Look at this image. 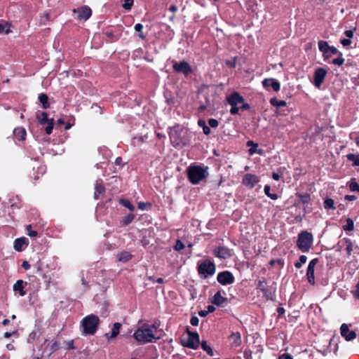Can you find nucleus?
<instances>
[{"instance_id":"obj_62","label":"nucleus","mask_w":359,"mask_h":359,"mask_svg":"<svg viewBox=\"0 0 359 359\" xmlns=\"http://www.w3.org/2000/svg\"><path fill=\"white\" fill-rule=\"evenodd\" d=\"M329 51L333 55H335V54L339 55V53L338 51V50L337 49V48H335L334 46H330Z\"/></svg>"},{"instance_id":"obj_56","label":"nucleus","mask_w":359,"mask_h":359,"mask_svg":"<svg viewBox=\"0 0 359 359\" xmlns=\"http://www.w3.org/2000/svg\"><path fill=\"white\" fill-rule=\"evenodd\" d=\"M241 104L242 105L239 107L240 109L241 110H248L250 108V105L248 103L245 102V101Z\"/></svg>"},{"instance_id":"obj_11","label":"nucleus","mask_w":359,"mask_h":359,"mask_svg":"<svg viewBox=\"0 0 359 359\" xmlns=\"http://www.w3.org/2000/svg\"><path fill=\"white\" fill-rule=\"evenodd\" d=\"M327 73V70L322 67H318L315 70L313 83L316 88H320L325 80Z\"/></svg>"},{"instance_id":"obj_17","label":"nucleus","mask_w":359,"mask_h":359,"mask_svg":"<svg viewBox=\"0 0 359 359\" xmlns=\"http://www.w3.org/2000/svg\"><path fill=\"white\" fill-rule=\"evenodd\" d=\"M226 101L230 105H238L243 103L245 99L238 92H233L226 97Z\"/></svg>"},{"instance_id":"obj_18","label":"nucleus","mask_w":359,"mask_h":359,"mask_svg":"<svg viewBox=\"0 0 359 359\" xmlns=\"http://www.w3.org/2000/svg\"><path fill=\"white\" fill-rule=\"evenodd\" d=\"M262 86L264 88L271 87L275 92L279 91L280 88V83L273 78L264 79L262 81Z\"/></svg>"},{"instance_id":"obj_12","label":"nucleus","mask_w":359,"mask_h":359,"mask_svg":"<svg viewBox=\"0 0 359 359\" xmlns=\"http://www.w3.org/2000/svg\"><path fill=\"white\" fill-rule=\"evenodd\" d=\"M74 13L77 14L78 20L86 21L92 15V10L88 6H83L76 9H74Z\"/></svg>"},{"instance_id":"obj_59","label":"nucleus","mask_w":359,"mask_h":359,"mask_svg":"<svg viewBox=\"0 0 359 359\" xmlns=\"http://www.w3.org/2000/svg\"><path fill=\"white\" fill-rule=\"evenodd\" d=\"M344 34L346 35V37H348V39H351L353 36V30H346L345 32H344Z\"/></svg>"},{"instance_id":"obj_38","label":"nucleus","mask_w":359,"mask_h":359,"mask_svg":"<svg viewBox=\"0 0 359 359\" xmlns=\"http://www.w3.org/2000/svg\"><path fill=\"white\" fill-rule=\"evenodd\" d=\"M132 255L128 252H122L118 255V260L121 262H128L132 259Z\"/></svg>"},{"instance_id":"obj_52","label":"nucleus","mask_w":359,"mask_h":359,"mask_svg":"<svg viewBox=\"0 0 359 359\" xmlns=\"http://www.w3.org/2000/svg\"><path fill=\"white\" fill-rule=\"evenodd\" d=\"M190 323L193 326H197L199 323V319L196 316H192L190 319Z\"/></svg>"},{"instance_id":"obj_44","label":"nucleus","mask_w":359,"mask_h":359,"mask_svg":"<svg viewBox=\"0 0 359 359\" xmlns=\"http://www.w3.org/2000/svg\"><path fill=\"white\" fill-rule=\"evenodd\" d=\"M104 34L110 39V42L116 41L118 39V37L116 36L114 32L111 30H106L104 32Z\"/></svg>"},{"instance_id":"obj_2","label":"nucleus","mask_w":359,"mask_h":359,"mask_svg":"<svg viewBox=\"0 0 359 359\" xmlns=\"http://www.w3.org/2000/svg\"><path fill=\"white\" fill-rule=\"evenodd\" d=\"M100 320L97 315L90 314L85 316L81 321L82 334L84 336L94 335L98 330Z\"/></svg>"},{"instance_id":"obj_37","label":"nucleus","mask_w":359,"mask_h":359,"mask_svg":"<svg viewBox=\"0 0 359 359\" xmlns=\"http://www.w3.org/2000/svg\"><path fill=\"white\" fill-rule=\"evenodd\" d=\"M201 348L205 351L210 356H212L214 355L213 350L212 348L208 344L206 341L203 340L201 343Z\"/></svg>"},{"instance_id":"obj_64","label":"nucleus","mask_w":359,"mask_h":359,"mask_svg":"<svg viewBox=\"0 0 359 359\" xmlns=\"http://www.w3.org/2000/svg\"><path fill=\"white\" fill-rule=\"evenodd\" d=\"M278 359H292L290 354L283 353L278 357Z\"/></svg>"},{"instance_id":"obj_21","label":"nucleus","mask_w":359,"mask_h":359,"mask_svg":"<svg viewBox=\"0 0 359 359\" xmlns=\"http://www.w3.org/2000/svg\"><path fill=\"white\" fill-rule=\"evenodd\" d=\"M169 135L171 143L173 146H180L182 144L180 133L177 130L171 131Z\"/></svg>"},{"instance_id":"obj_1","label":"nucleus","mask_w":359,"mask_h":359,"mask_svg":"<svg viewBox=\"0 0 359 359\" xmlns=\"http://www.w3.org/2000/svg\"><path fill=\"white\" fill-rule=\"evenodd\" d=\"M208 168L198 165H190L187 168V176L189 181L194 185L200 184L208 176Z\"/></svg>"},{"instance_id":"obj_34","label":"nucleus","mask_w":359,"mask_h":359,"mask_svg":"<svg viewBox=\"0 0 359 359\" xmlns=\"http://www.w3.org/2000/svg\"><path fill=\"white\" fill-rule=\"evenodd\" d=\"M318 48L325 56V54L329 51L330 46L327 41L320 40L318 41Z\"/></svg>"},{"instance_id":"obj_16","label":"nucleus","mask_w":359,"mask_h":359,"mask_svg":"<svg viewBox=\"0 0 359 359\" xmlns=\"http://www.w3.org/2000/svg\"><path fill=\"white\" fill-rule=\"evenodd\" d=\"M213 253L215 257L223 259H226L231 257V250L226 246H219L214 250Z\"/></svg>"},{"instance_id":"obj_40","label":"nucleus","mask_w":359,"mask_h":359,"mask_svg":"<svg viewBox=\"0 0 359 359\" xmlns=\"http://www.w3.org/2000/svg\"><path fill=\"white\" fill-rule=\"evenodd\" d=\"M120 204L123 206L129 209L131 212H133L135 210V206L130 203V201L127 199H121L119 201Z\"/></svg>"},{"instance_id":"obj_28","label":"nucleus","mask_w":359,"mask_h":359,"mask_svg":"<svg viewBox=\"0 0 359 359\" xmlns=\"http://www.w3.org/2000/svg\"><path fill=\"white\" fill-rule=\"evenodd\" d=\"M314 272H315V268L308 266L307 271H306V278H307L308 282L311 285H314L316 283Z\"/></svg>"},{"instance_id":"obj_3","label":"nucleus","mask_w":359,"mask_h":359,"mask_svg":"<svg viewBox=\"0 0 359 359\" xmlns=\"http://www.w3.org/2000/svg\"><path fill=\"white\" fill-rule=\"evenodd\" d=\"M147 323L143 324L134 332L133 337L140 344H145L159 339L160 337H156L154 332L151 331Z\"/></svg>"},{"instance_id":"obj_58","label":"nucleus","mask_w":359,"mask_h":359,"mask_svg":"<svg viewBox=\"0 0 359 359\" xmlns=\"http://www.w3.org/2000/svg\"><path fill=\"white\" fill-rule=\"evenodd\" d=\"M115 164L116 165H119V166H122L123 165V159L121 157H117L116 159H115Z\"/></svg>"},{"instance_id":"obj_50","label":"nucleus","mask_w":359,"mask_h":359,"mask_svg":"<svg viewBox=\"0 0 359 359\" xmlns=\"http://www.w3.org/2000/svg\"><path fill=\"white\" fill-rule=\"evenodd\" d=\"M3 32H5L6 34L9 32L8 24L0 22V34Z\"/></svg>"},{"instance_id":"obj_25","label":"nucleus","mask_w":359,"mask_h":359,"mask_svg":"<svg viewBox=\"0 0 359 359\" xmlns=\"http://www.w3.org/2000/svg\"><path fill=\"white\" fill-rule=\"evenodd\" d=\"M135 215L133 213H130L124 217H123L119 221V226H126L130 224L135 219Z\"/></svg>"},{"instance_id":"obj_10","label":"nucleus","mask_w":359,"mask_h":359,"mask_svg":"<svg viewBox=\"0 0 359 359\" xmlns=\"http://www.w3.org/2000/svg\"><path fill=\"white\" fill-rule=\"evenodd\" d=\"M217 280L223 285H227L233 284L235 278L229 271H224L217 274Z\"/></svg>"},{"instance_id":"obj_39","label":"nucleus","mask_w":359,"mask_h":359,"mask_svg":"<svg viewBox=\"0 0 359 359\" xmlns=\"http://www.w3.org/2000/svg\"><path fill=\"white\" fill-rule=\"evenodd\" d=\"M324 208L327 210H334L336 208L334 206V201L331 198H327L324 201Z\"/></svg>"},{"instance_id":"obj_53","label":"nucleus","mask_w":359,"mask_h":359,"mask_svg":"<svg viewBox=\"0 0 359 359\" xmlns=\"http://www.w3.org/2000/svg\"><path fill=\"white\" fill-rule=\"evenodd\" d=\"M231 107L230 109L231 114H232V115L238 114L239 109H240L239 107H238V105H231Z\"/></svg>"},{"instance_id":"obj_51","label":"nucleus","mask_w":359,"mask_h":359,"mask_svg":"<svg viewBox=\"0 0 359 359\" xmlns=\"http://www.w3.org/2000/svg\"><path fill=\"white\" fill-rule=\"evenodd\" d=\"M208 124L211 128H217L219 125V122L217 119L212 118L208 120Z\"/></svg>"},{"instance_id":"obj_20","label":"nucleus","mask_w":359,"mask_h":359,"mask_svg":"<svg viewBox=\"0 0 359 359\" xmlns=\"http://www.w3.org/2000/svg\"><path fill=\"white\" fill-rule=\"evenodd\" d=\"M229 339L231 346L237 347L242 344L241 335L239 332H232Z\"/></svg>"},{"instance_id":"obj_49","label":"nucleus","mask_w":359,"mask_h":359,"mask_svg":"<svg viewBox=\"0 0 359 359\" xmlns=\"http://www.w3.org/2000/svg\"><path fill=\"white\" fill-rule=\"evenodd\" d=\"M278 264V265H280L281 267H283L284 266V260L282 259H271L269 262V264L271 266H274L275 264Z\"/></svg>"},{"instance_id":"obj_63","label":"nucleus","mask_w":359,"mask_h":359,"mask_svg":"<svg viewBox=\"0 0 359 359\" xmlns=\"http://www.w3.org/2000/svg\"><path fill=\"white\" fill-rule=\"evenodd\" d=\"M226 65L231 67V68H235L236 67V60H233V61H231V60H228L226 61Z\"/></svg>"},{"instance_id":"obj_31","label":"nucleus","mask_w":359,"mask_h":359,"mask_svg":"<svg viewBox=\"0 0 359 359\" xmlns=\"http://www.w3.org/2000/svg\"><path fill=\"white\" fill-rule=\"evenodd\" d=\"M39 100L42 104V107L46 109L50 107V103L48 102V97L45 93H41L39 95Z\"/></svg>"},{"instance_id":"obj_23","label":"nucleus","mask_w":359,"mask_h":359,"mask_svg":"<svg viewBox=\"0 0 359 359\" xmlns=\"http://www.w3.org/2000/svg\"><path fill=\"white\" fill-rule=\"evenodd\" d=\"M27 285V283L24 282L22 280H18L13 285V290L18 291L19 294L21 297H23L26 294V292L24 290L25 286Z\"/></svg>"},{"instance_id":"obj_33","label":"nucleus","mask_w":359,"mask_h":359,"mask_svg":"<svg viewBox=\"0 0 359 359\" xmlns=\"http://www.w3.org/2000/svg\"><path fill=\"white\" fill-rule=\"evenodd\" d=\"M270 104L276 107V108H280L282 107H285L287 105V102L285 100H279L276 97H273L270 100Z\"/></svg>"},{"instance_id":"obj_29","label":"nucleus","mask_w":359,"mask_h":359,"mask_svg":"<svg viewBox=\"0 0 359 359\" xmlns=\"http://www.w3.org/2000/svg\"><path fill=\"white\" fill-rule=\"evenodd\" d=\"M105 192V187L99 183H96L95 186V193L94 198L95 199H98L100 195L104 194Z\"/></svg>"},{"instance_id":"obj_24","label":"nucleus","mask_w":359,"mask_h":359,"mask_svg":"<svg viewBox=\"0 0 359 359\" xmlns=\"http://www.w3.org/2000/svg\"><path fill=\"white\" fill-rule=\"evenodd\" d=\"M15 138L19 141H23L26 138L27 132L22 127L16 128L13 130Z\"/></svg>"},{"instance_id":"obj_27","label":"nucleus","mask_w":359,"mask_h":359,"mask_svg":"<svg viewBox=\"0 0 359 359\" xmlns=\"http://www.w3.org/2000/svg\"><path fill=\"white\" fill-rule=\"evenodd\" d=\"M60 344L57 341H52L50 346H47L43 352L48 351V356H50L51 354H53L54 352L57 351L60 348Z\"/></svg>"},{"instance_id":"obj_22","label":"nucleus","mask_w":359,"mask_h":359,"mask_svg":"<svg viewBox=\"0 0 359 359\" xmlns=\"http://www.w3.org/2000/svg\"><path fill=\"white\" fill-rule=\"evenodd\" d=\"M296 196L299 198V201L295 203V206L299 205L300 203L306 205L311 201V196L308 193L301 194L297 192L296 193Z\"/></svg>"},{"instance_id":"obj_57","label":"nucleus","mask_w":359,"mask_h":359,"mask_svg":"<svg viewBox=\"0 0 359 359\" xmlns=\"http://www.w3.org/2000/svg\"><path fill=\"white\" fill-rule=\"evenodd\" d=\"M147 205V203H146L144 202H142V201L139 202L138 204H137L138 208L142 210H145Z\"/></svg>"},{"instance_id":"obj_6","label":"nucleus","mask_w":359,"mask_h":359,"mask_svg":"<svg viewBox=\"0 0 359 359\" xmlns=\"http://www.w3.org/2000/svg\"><path fill=\"white\" fill-rule=\"evenodd\" d=\"M256 289L262 292L263 297L266 300H273L276 292V287H273L272 285H269L266 279L264 277L258 280Z\"/></svg>"},{"instance_id":"obj_32","label":"nucleus","mask_w":359,"mask_h":359,"mask_svg":"<svg viewBox=\"0 0 359 359\" xmlns=\"http://www.w3.org/2000/svg\"><path fill=\"white\" fill-rule=\"evenodd\" d=\"M344 243H346V250L347 252V256L350 257L352 254L353 249V244L352 241L348 238H344L343 239Z\"/></svg>"},{"instance_id":"obj_5","label":"nucleus","mask_w":359,"mask_h":359,"mask_svg":"<svg viewBox=\"0 0 359 359\" xmlns=\"http://www.w3.org/2000/svg\"><path fill=\"white\" fill-rule=\"evenodd\" d=\"M198 276L205 279L215 274L216 266L215 263L210 259H204L199 262L197 266Z\"/></svg>"},{"instance_id":"obj_26","label":"nucleus","mask_w":359,"mask_h":359,"mask_svg":"<svg viewBox=\"0 0 359 359\" xmlns=\"http://www.w3.org/2000/svg\"><path fill=\"white\" fill-rule=\"evenodd\" d=\"M247 146H251L252 147L250 149H249V154L250 155H252L254 154L255 153H257L259 154V155H262L264 154V151L263 149H260L259 150H257V148L258 147V144L257 143H255L252 140H249L247 142Z\"/></svg>"},{"instance_id":"obj_4","label":"nucleus","mask_w":359,"mask_h":359,"mask_svg":"<svg viewBox=\"0 0 359 359\" xmlns=\"http://www.w3.org/2000/svg\"><path fill=\"white\" fill-rule=\"evenodd\" d=\"M313 241V236L307 231H302L298 234L297 246L302 252H308Z\"/></svg>"},{"instance_id":"obj_41","label":"nucleus","mask_w":359,"mask_h":359,"mask_svg":"<svg viewBox=\"0 0 359 359\" xmlns=\"http://www.w3.org/2000/svg\"><path fill=\"white\" fill-rule=\"evenodd\" d=\"M348 187L351 191L359 192V184L355 178H352L349 182Z\"/></svg>"},{"instance_id":"obj_46","label":"nucleus","mask_w":359,"mask_h":359,"mask_svg":"<svg viewBox=\"0 0 359 359\" xmlns=\"http://www.w3.org/2000/svg\"><path fill=\"white\" fill-rule=\"evenodd\" d=\"M184 244L180 239H177L173 248L176 251H180L184 249Z\"/></svg>"},{"instance_id":"obj_48","label":"nucleus","mask_w":359,"mask_h":359,"mask_svg":"<svg viewBox=\"0 0 359 359\" xmlns=\"http://www.w3.org/2000/svg\"><path fill=\"white\" fill-rule=\"evenodd\" d=\"M133 5V0H124L122 6L125 10L130 11Z\"/></svg>"},{"instance_id":"obj_7","label":"nucleus","mask_w":359,"mask_h":359,"mask_svg":"<svg viewBox=\"0 0 359 359\" xmlns=\"http://www.w3.org/2000/svg\"><path fill=\"white\" fill-rule=\"evenodd\" d=\"M36 118L40 125L48 123L45 128L46 133L50 135L53 132L54 120L53 118H48V114L45 111H38L36 114Z\"/></svg>"},{"instance_id":"obj_15","label":"nucleus","mask_w":359,"mask_h":359,"mask_svg":"<svg viewBox=\"0 0 359 359\" xmlns=\"http://www.w3.org/2000/svg\"><path fill=\"white\" fill-rule=\"evenodd\" d=\"M341 335L346 340L351 341L356 338V332L353 330H349L348 326L344 323L340 327Z\"/></svg>"},{"instance_id":"obj_35","label":"nucleus","mask_w":359,"mask_h":359,"mask_svg":"<svg viewBox=\"0 0 359 359\" xmlns=\"http://www.w3.org/2000/svg\"><path fill=\"white\" fill-rule=\"evenodd\" d=\"M347 159L353 162V166H359V154H348L346 155Z\"/></svg>"},{"instance_id":"obj_54","label":"nucleus","mask_w":359,"mask_h":359,"mask_svg":"<svg viewBox=\"0 0 359 359\" xmlns=\"http://www.w3.org/2000/svg\"><path fill=\"white\" fill-rule=\"evenodd\" d=\"M318 262V258H314L310 261L308 266L315 268Z\"/></svg>"},{"instance_id":"obj_9","label":"nucleus","mask_w":359,"mask_h":359,"mask_svg":"<svg viewBox=\"0 0 359 359\" xmlns=\"http://www.w3.org/2000/svg\"><path fill=\"white\" fill-rule=\"evenodd\" d=\"M187 332L188 334V339L184 346L189 348L197 349L200 343L198 333L191 332L189 329H187Z\"/></svg>"},{"instance_id":"obj_60","label":"nucleus","mask_w":359,"mask_h":359,"mask_svg":"<svg viewBox=\"0 0 359 359\" xmlns=\"http://www.w3.org/2000/svg\"><path fill=\"white\" fill-rule=\"evenodd\" d=\"M203 132L206 135H210V133H211V130L210 128V126H206L203 127Z\"/></svg>"},{"instance_id":"obj_19","label":"nucleus","mask_w":359,"mask_h":359,"mask_svg":"<svg viewBox=\"0 0 359 359\" xmlns=\"http://www.w3.org/2000/svg\"><path fill=\"white\" fill-rule=\"evenodd\" d=\"M28 245V239L25 237L16 238L14 241V249L18 252H22Z\"/></svg>"},{"instance_id":"obj_8","label":"nucleus","mask_w":359,"mask_h":359,"mask_svg":"<svg viewBox=\"0 0 359 359\" xmlns=\"http://www.w3.org/2000/svg\"><path fill=\"white\" fill-rule=\"evenodd\" d=\"M172 68L175 72L182 73L185 76L191 74L193 72L191 66L185 60L180 61V62H175Z\"/></svg>"},{"instance_id":"obj_36","label":"nucleus","mask_w":359,"mask_h":359,"mask_svg":"<svg viewBox=\"0 0 359 359\" xmlns=\"http://www.w3.org/2000/svg\"><path fill=\"white\" fill-rule=\"evenodd\" d=\"M346 224L343 226V229L345 231H352L354 229V222L351 218H347L346 219Z\"/></svg>"},{"instance_id":"obj_13","label":"nucleus","mask_w":359,"mask_h":359,"mask_svg":"<svg viewBox=\"0 0 359 359\" xmlns=\"http://www.w3.org/2000/svg\"><path fill=\"white\" fill-rule=\"evenodd\" d=\"M259 181V177L256 175L247 173L244 175L242 183L245 187L252 189Z\"/></svg>"},{"instance_id":"obj_47","label":"nucleus","mask_w":359,"mask_h":359,"mask_svg":"<svg viewBox=\"0 0 359 359\" xmlns=\"http://www.w3.org/2000/svg\"><path fill=\"white\" fill-rule=\"evenodd\" d=\"M26 230L27 231V235L29 237H36L38 235V233H37L36 231H34V230L32 229V225L31 224L27 226Z\"/></svg>"},{"instance_id":"obj_14","label":"nucleus","mask_w":359,"mask_h":359,"mask_svg":"<svg viewBox=\"0 0 359 359\" xmlns=\"http://www.w3.org/2000/svg\"><path fill=\"white\" fill-rule=\"evenodd\" d=\"M212 303L217 306L224 307L228 304L229 300L226 297H223L222 295L221 290H218L214 294L212 299Z\"/></svg>"},{"instance_id":"obj_42","label":"nucleus","mask_w":359,"mask_h":359,"mask_svg":"<svg viewBox=\"0 0 359 359\" xmlns=\"http://www.w3.org/2000/svg\"><path fill=\"white\" fill-rule=\"evenodd\" d=\"M134 28L135 32H138V36L142 39H144L146 36L142 32L143 25L140 23H137L135 25Z\"/></svg>"},{"instance_id":"obj_55","label":"nucleus","mask_w":359,"mask_h":359,"mask_svg":"<svg viewBox=\"0 0 359 359\" xmlns=\"http://www.w3.org/2000/svg\"><path fill=\"white\" fill-rule=\"evenodd\" d=\"M340 42L344 46H349L351 43L350 39H342Z\"/></svg>"},{"instance_id":"obj_45","label":"nucleus","mask_w":359,"mask_h":359,"mask_svg":"<svg viewBox=\"0 0 359 359\" xmlns=\"http://www.w3.org/2000/svg\"><path fill=\"white\" fill-rule=\"evenodd\" d=\"M345 60L342 57V53H339V57L332 60V63L335 65L341 66L344 63Z\"/></svg>"},{"instance_id":"obj_43","label":"nucleus","mask_w":359,"mask_h":359,"mask_svg":"<svg viewBox=\"0 0 359 359\" xmlns=\"http://www.w3.org/2000/svg\"><path fill=\"white\" fill-rule=\"evenodd\" d=\"M307 260V257L306 255H301L299 258V262H297L294 264V266L297 269H300L303 264H305Z\"/></svg>"},{"instance_id":"obj_30","label":"nucleus","mask_w":359,"mask_h":359,"mask_svg":"<svg viewBox=\"0 0 359 359\" xmlns=\"http://www.w3.org/2000/svg\"><path fill=\"white\" fill-rule=\"evenodd\" d=\"M121 326L122 325L120 323H114L111 335H110V337H108L109 340L117 337V335L119 334Z\"/></svg>"},{"instance_id":"obj_61","label":"nucleus","mask_w":359,"mask_h":359,"mask_svg":"<svg viewBox=\"0 0 359 359\" xmlns=\"http://www.w3.org/2000/svg\"><path fill=\"white\" fill-rule=\"evenodd\" d=\"M344 198L346 201H355L357 198L354 195H346Z\"/></svg>"}]
</instances>
